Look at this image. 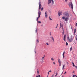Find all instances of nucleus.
Listing matches in <instances>:
<instances>
[{
    "instance_id": "obj_6",
    "label": "nucleus",
    "mask_w": 77,
    "mask_h": 77,
    "mask_svg": "<svg viewBox=\"0 0 77 77\" xmlns=\"http://www.w3.org/2000/svg\"><path fill=\"white\" fill-rule=\"evenodd\" d=\"M63 15L67 16V17H69V14L66 12H65L63 13Z\"/></svg>"
},
{
    "instance_id": "obj_36",
    "label": "nucleus",
    "mask_w": 77,
    "mask_h": 77,
    "mask_svg": "<svg viewBox=\"0 0 77 77\" xmlns=\"http://www.w3.org/2000/svg\"><path fill=\"white\" fill-rule=\"evenodd\" d=\"M62 27V29L63 30V26Z\"/></svg>"
},
{
    "instance_id": "obj_23",
    "label": "nucleus",
    "mask_w": 77,
    "mask_h": 77,
    "mask_svg": "<svg viewBox=\"0 0 77 77\" xmlns=\"http://www.w3.org/2000/svg\"><path fill=\"white\" fill-rule=\"evenodd\" d=\"M64 67H65V64L63 66V69L64 68Z\"/></svg>"
},
{
    "instance_id": "obj_13",
    "label": "nucleus",
    "mask_w": 77,
    "mask_h": 77,
    "mask_svg": "<svg viewBox=\"0 0 77 77\" xmlns=\"http://www.w3.org/2000/svg\"><path fill=\"white\" fill-rule=\"evenodd\" d=\"M75 33H76V29L75 28L74 32V35H75Z\"/></svg>"
},
{
    "instance_id": "obj_8",
    "label": "nucleus",
    "mask_w": 77,
    "mask_h": 77,
    "mask_svg": "<svg viewBox=\"0 0 77 77\" xmlns=\"http://www.w3.org/2000/svg\"><path fill=\"white\" fill-rule=\"evenodd\" d=\"M63 40L65 41H66V35H65L64 38H63Z\"/></svg>"
},
{
    "instance_id": "obj_3",
    "label": "nucleus",
    "mask_w": 77,
    "mask_h": 77,
    "mask_svg": "<svg viewBox=\"0 0 77 77\" xmlns=\"http://www.w3.org/2000/svg\"><path fill=\"white\" fill-rule=\"evenodd\" d=\"M51 1L52 2V3L53 4H54V1L53 0H48V4L49 5L50 3H51Z\"/></svg>"
},
{
    "instance_id": "obj_18",
    "label": "nucleus",
    "mask_w": 77,
    "mask_h": 77,
    "mask_svg": "<svg viewBox=\"0 0 77 77\" xmlns=\"http://www.w3.org/2000/svg\"><path fill=\"white\" fill-rule=\"evenodd\" d=\"M37 72L38 73V75H39V69H37Z\"/></svg>"
},
{
    "instance_id": "obj_49",
    "label": "nucleus",
    "mask_w": 77,
    "mask_h": 77,
    "mask_svg": "<svg viewBox=\"0 0 77 77\" xmlns=\"http://www.w3.org/2000/svg\"><path fill=\"white\" fill-rule=\"evenodd\" d=\"M76 41H77V37L76 38Z\"/></svg>"
},
{
    "instance_id": "obj_42",
    "label": "nucleus",
    "mask_w": 77,
    "mask_h": 77,
    "mask_svg": "<svg viewBox=\"0 0 77 77\" xmlns=\"http://www.w3.org/2000/svg\"><path fill=\"white\" fill-rule=\"evenodd\" d=\"M71 29H72V27H71Z\"/></svg>"
},
{
    "instance_id": "obj_37",
    "label": "nucleus",
    "mask_w": 77,
    "mask_h": 77,
    "mask_svg": "<svg viewBox=\"0 0 77 77\" xmlns=\"http://www.w3.org/2000/svg\"><path fill=\"white\" fill-rule=\"evenodd\" d=\"M76 26H77V23H76Z\"/></svg>"
},
{
    "instance_id": "obj_48",
    "label": "nucleus",
    "mask_w": 77,
    "mask_h": 77,
    "mask_svg": "<svg viewBox=\"0 0 77 77\" xmlns=\"http://www.w3.org/2000/svg\"><path fill=\"white\" fill-rule=\"evenodd\" d=\"M41 26H43V25H41Z\"/></svg>"
},
{
    "instance_id": "obj_20",
    "label": "nucleus",
    "mask_w": 77,
    "mask_h": 77,
    "mask_svg": "<svg viewBox=\"0 0 77 77\" xmlns=\"http://www.w3.org/2000/svg\"><path fill=\"white\" fill-rule=\"evenodd\" d=\"M66 46L68 45V42H66Z\"/></svg>"
},
{
    "instance_id": "obj_35",
    "label": "nucleus",
    "mask_w": 77,
    "mask_h": 77,
    "mask_svg": "<svg viewBox=\"0 0 77 77\" xmlns=\"http://www.w3.org/2000/svg\"><path fill=\"white\" fill-rule=\"evenodd\" d=\"M65 1L66 2H67L68 1V0H65Z\"/></svg>"
},
{
    "instance_id": "obj_43",
    "label": "nucleus",
    "mask_w": 77,
    "mask_h": 77,
    "mask_svg": "<svg viewBox=\"0 0 77 77\" xmlns=\"http://www.w3.org/2000/svg\"><path fill=\"white\" fill-rule=\"evenodd\" d=\"M49 72H51V70H50L49 71Z\"/></svg>"
},
{
    "instance_id": "obj_21",
    "label": "nucleus",
    "mask_w": 77,
    "mask_h": 77,
    "mask_svg": "<svg viewBox=\"0 0 77 77\" xmlns=\"http://www.w3.org/2000/svg\"><path fill=\"white\" fill-rule=\"evenodd\" d=\"M72 63L73 64V66L74 67L75 66V65H74V63L73 62H72Z\"/></svg>"
},
{
    "instance_id": "obj_45",
    "label": "nucleus",
    "mask_w": 77,
    "mask_h": 77,
    "mask_svg": "<svg viewBox=\"0 0 77 77\" xmlns=\"http://www.w3.org/2000/svg\"><path fill=\"white\" fill-rule=\"evenodd\" d=\"M56 28H57V26L56 27Z\"/></svg>"
},
{
    "instance_id": "obj_9",
    "label": "nucleus",
    "mask_w": 77,
    "mask_h": 77,
    "mask_svg": "<svg viewBox=\"0 0 77 77\" xmlns=\"http://www.w3.org/2000/svg\"><path fill=\"white\" fill-rule=\"evenodd\" d=\"M60 27L59 29H60V28H61V27H62V26H63V25H62V24H61V23H60Z\"/></svg>"
},
{
    "instance_id": "obj_15",
    "label": "nucleus",
    "mask_w": 77,
    "mask_h": 77,
    "mask_svg": "<svg viewBox=\"0 0 77 77\" xmlns=\"http://www.w3.org/2000/svg\"><path fill=\"white\" fill-rule=\"evenodd\" d=\"M49 19L51 21H52V19L51 18H50V16L49 17Z\"/></svg>"
},
{
    "instance_id": "obj_14",
    "label": "nucleus",
    "mask_w": 77,
    "mask_h": 77,
    "mask_svg": "<svg viewBox=\"0 0 77 77\" xmlns=\"http://www.w3.org/2000/svg\"><path fill=\"white\" fill-rule=\"evenodd\" d=\"M51 38H52V39L53 42H54V38H53V36L51 37Z\"/></svg>"
},
{
    "instance_id": "obj_24",
    "label": "nucleus",
    "mask_w": 77,
    "mask_h": 77,
    "mask_svg": "<svg viewBox=\"0 0 77 77\" xmlns=\"http://www.w3.org/2000/svg\"><path fill=\"white\" fill-rule=\"evenodd\" d=\"M37 42L38 43H39V39H37Z\"/></svg>"
},
{
    "instance_id": "obj_19",
    "label": "nucleus",
    "mask_w": 77,
    "mask_h": 77,
    "mask_svg": "<svg viewBox=\"0 0 77 77\" xmlns=\"http://www.w3.org/2000/svg\"><path fill=\"white\" fill-rule=\"evenodd\" d=\"M62 19L63 20H64V19H65V17H62Z\"/></svg>"
},
{
    "instance_id": "obj_12",
    "label": "nucleus",
    "mask_w": 77,
    "mask_h": 77,
    "mask_svg": "<svg viewBox=\"0 0 77 77\" xmlns=\"http://www.w3.org/2000/svg\"><path fill=\"white\" fill-rule=\"evenodd\" d=\"M45 17L46 18H47V12L46 11L45 12Z\"/></svg>"
},
{
    "instance_id": "obj_7",
    "label": "nucleus",
    "mask_w": 77,
    "mask_h": 77,
    "mask_svg": "<svg viewBox=\"0 0 77 77\" xmlns=\"http://www.w3.org/2000/svg\"><path fill=\"white\" fill-rule=\"evenodd\" d=\"M68 20H69V18L67 17L65 18L64 21H68Z\"/></svg>"
},
{
    "instance_id": "obj_2",
    "label": "nucleus",
    "mask_w": 77,
    "mask_h": 77,
    "mask_svg": "<svg viewBox=\"0 0 77 77\" xmlns=\"http://www.w3.org/2000/svg\"><path fill=\"white\" fill-rule=\"evenodd\" d=\"M73 39H74V36L72 35L71 36L70 38H69V37L68 36L67 37V40L69 42H72L73 41Z\"/></svg>"
},
{
    "instance_id": "obj_28",
    "label": "nucleus",
    "mask_w": 77,
    "mask_h": 77,
    "mask_svg": "<svg viewBox=\"0 0 77 77\" xmlns=\"http://www.w3.org/2000/svg\"><path fill=\"white\" fill-rule=\"evenodd\" d=\"M73 77H77V76L76 75H75L74 76H73Z\"/></svg>"
},
{
    "instance_id": "obj_10",
    "label": "nucleus",
    "mask_w": 77,
    "mask_h": 77,
    "mask_svg": "<svg viewBox=\"0 0 77 77\" xmlns=\"http://www.w3.org/2000/svg\"><path fill=\"white\" fill-rule=\"evenodd\" d=\"M62 12H59L58 13L59 16H60V15H62Z\"/></svg>"
},
{
    "instance_id": "obj_40",
    "label": "nucleus",
    "mask_w": 77,
    "mask_h": 77,
    "mask_svg": "<svg viewBox=\"0 0 77 77\" xmlns=\"http://www.w3.org/2000/svg\"><path fill=\"white\" fill-rule=\"evenodd\" d=\"M66 72H65V73H64V74H65Z\"/></svg>"
},
{
    "instance_id": "obj_44",
    "label": "nucleus",
    "mask_w": 77,
    "mask_h": 77,
    "mask_svg": "<svg viewBox=\"0 0 77 77\" xmlns=\"http://www.w3.org/2000/svg\"><path fill=\"white\" fill-rule=\"evenodd\" d=\"M62 34L63 36V35H64V34Z\"/></svg>"
},
{
    "instance_id": "obj_39",
    "label": "nucleus",
    "mask_w": 77,
    "mask_h": 77,
    "mask_svg": "<svg viewBox=\"0 0 77 77\" xmlns=\"http://www.w3.org/2000/svg\"><path fill=\"white\" fill-rule=\"evenodd\" d=\"M67 65H68V64H69V63L68 62H67Z\"/></svg>"
},
{
    "instance_id": "obj_5",
    "label": "nucleus",
    "mask_w": 77,
    "mask_h": 77,
    "mask_svg": "<svg viewBox=\"0 0 77 77\" xmlns=\"http://www.w3.org/2000/svg\"><path fill=\"white\" fill-rule=\"evenodd\" d=\"M70 5L71 6V9H73V4L72 2H70Z\"/></svg>"
},
{
    "instance_id": "obj_32",
    "label": "nucleus",
    "mask_w": 77,
    "mask_h": 77,
    "mask_svg": "<svg viewBox=\"0 0 77 77\" xmlns=\"http://www.w3.org/2000/svg\"><path fill=\"white\" fill-rule=\"evenodd\" d=\"M38 23H41V22L39 21Z\"/></svg>"
},
{
    "instance_id": "obj_33",
    "label": "nucleus",
    "mask_w": 77,
    "mask_h": 77,
    "mask_svg": "<svg viewBox=\"0 0 77 77\" xmlns=\"http://www.w3.org/2000/svg\"><path fill=\"white\" fill-rule=\"evenodd\" d=\"M54 76V75H52L51 77H53Z\"/></svg>"
},
{
    "instance_id": "obj_47",
    "label": "nucleus",
    "mask_w": 77,
    "mask_h": 77,
    "mask_svg": "<svg viewBox=\"0 0 77 77\" xmlns=\"http://www.w3.org/2000/svg\"><path fill=\"white\" fill-rule=\"evenodd\" d=\"M58 26V24H57V26Z\"/></svg>"
},
{
    "instance_id": "obj_31",
    "label": "nucleus",
    "mask_w": 77,
    "mask_h": 77,
    "mask_svg": "<svg viewBox=\"0 0 77 77\" xmlns=\"http://www.w3.org/2000/svg\"><path fill=\"white\" fill-rule=\"evenodd\" d=\"M44 57H45V56H44L43 57H42L43 59H44Z\"/></svg>"
},
{
    "instance_id": "obj_27",
    "label": "nucleus",
    "mask_w": 77,
    "mask_h": 77,
    "mask_svg": "<svg viewBox=\"0 0 77 77\" xmlns=\"http://www.w3.org/2000/svg\"><path fill=\"white\" fill-rule=\"evenodd\" d=\"M53 63L54 64V65H55V62H53Z\"/></svg>"
},
{
    "instance_id": "obj_16",
    "label": "nucleus",
    "mask_w": 77,
    "mask_h": 77,
    "mask_svg": "<svg viewBox=\"0 0 77 77\" xmlns=\"http://www.w3.org/2000/svg\"><path fill=\"white\" fill-rule=\"evenodd\" d=\"M64 33H65V30H63V31L62 33V34H64Z\"/></svg>"
},
{
    "instance_id": "obj_11",
    "label": "nucleus",
    "mask_w": 77,
    "mask_h": 77,
    "mask_svg": "<svg viewBox=\"0 0 77 77\" xmlns=\"http://www.w3.org/2000/svg\"><path fill=\"white\" fill-rule=\"evenodd\" d=\"M65 52H64L63 54V59H64L65 58Z\"/></svg>"
},
{
    "instance_id": "obj_46",
    "label": "nucleus",
    "mask_w": 77,
    "mask_h": 77,
    "mask_svg": "<svg viewBox=\"0 0 77 77\" xmlns=\"http://www.w3.org/2000/svg\"><path fill=\"white\" fill-rule=\"evenodd\" d=\"M36 77H39V76H37Z\"/></svg>"
},
{
    "instance_id": "obj_22",
    "label": "nucleus",
    "mask_w": 77,
    "mask_h": 77,
    "mask_svg": "<svg viewBox=\"0 0 77 77\" xmlns=\"http://www.w3.org/2000/svg\"><path fill=\"white\" fill-rule=\"evenodd\" d=\"M57 72H56V75H55V76L56 77H57Z\"/></svg>"
},
{
    "instance_id": "obj_25",
    "label": "nucleus",
    "mask_w": 77,
    "mask_h": 77,
    "mask_svg": "<svg viewBox=\"0 0 77 77\" xmlns=\"http://www.w3.org/2000/svg\"><path fill=\"white\" fill-rule=\"evenodd\" d=\"M43 8V7H42V8H41V11H43V8Z\"/></svg>"
},
{
    "instance_id": "obj_1",
    "label": "nucleus",
    "mask_w": 77,
    "mask_h": 77,
    "mask_svg": "<svg viewBox=\"0 0 77 77\" xmlns=\"http://www.w3.org/2000/svg\"><path fill=\"white\" fill-rule=\"evenodd\" d=\"M39 12H38V17L37 18V21H38V18H40V16L41 15V11H39V10H40V9H41V2H40L39 3Z\"/></svg>"
},
{
    "instance_id": "obj_51",
    "label": "nucleus",
    "mask_w": 77,
    "mask_h": 77,
    "mask_svg": "<svg viewBox=\"0 0 77 77\" xmlns=\"http://www.w3.org/2000/svg\"><path fill=\"white\" fill-rule=\"evenodd\" d=\"M48 75L47 76V77H48Z\"/></svg>"
},
{
    "instance_id": "obj_29",
    "label": "nucleus",
    "mask_w": 77,
    "mask_h": 77,
    "mask_svg": "<svg viewBox=\"0 0 77 77\" xmlns=\"http://www.w3.org/2000/svg\"><path fill=\"white\" fill-rule=\"evenodd\" d=\"M50 35L51 36V32H50Z\"/></svg>"
},
{
    "instance_id": "obj_26",
    "label": "nucleus",
    "mask_w": 77,
    "mask_h": 77,
    "mask_svg": "<svg viewBox=\"0 0 77 77\" xmlns=\"http://www.w3.org/2000/svg\"><path fill=\"white\" fill-rule=\"evenodd\" d=\"M71 50H72V47H71L70 49V50L71 51Z\"/></svg>"
},
{
    "instance_id": "obj_52",
    "label": "nucleus",
    "mask_w": 77,
    "mask_h": 77,
    "mask_svg": "<svg viewBox=\"0 0 77 77\" xmlns=\"http://www.w3.org/2000/svg\"><path fill=\"white\" fill-rule=\"evenodd\" d=\"M63 72L62 73H63Z\"/></svg>"
},
{
    "instance_id": "obj_4",
    "label": "nucleus",
    "mask_w": 77,
    "mask_h": 77,
    "mask_svg": "<svg viewBox=\"0 0 77 77\" xmlns=\"http://www.w3.org/2000/svg\"><path fill=\"white\" fill-rule=\"evenodd\" d=\"M58 63H59V66H60L62 65V63H61V61H60V60L59 59H58Z\"/></svg>"
},
{
    "instance_id": "obj_17",
    "label": "nucleus",
    "mask_w": 77,
    "mask_h": 77,
    "mask_svg": "<svg viewBox=\"0 0 77 77\" xmlns=\"http://www.w3.org/2000/svg\"><path fill=\"white\" fill-rule=\"evenodd\" d=\"M51 60H52V61H54V59H53V58H51Z\"/></svg>"
},
{
    "instance_id": "obj_50",
    "label": "nucleus",
    "mask_w": 77,
    "mask_h": 77,
    "mask_svg": "<svg viewBox=\"0 0 77 77\" xmlns=\"http://www.w3.org/2000/svg\"><path fill=\"white\" fill-rule=\"evenodd\" d=\"M62 77H63V75L62 76Z\"/></svg>"
},
{
    "instance_id": "obj_30",
    "label": "nucleus",
    "mask_w": 77,
    "mask_h": 77,
    "mask_svg": "<svg viewBox=\"0 0 77 77\" xmlns=\"http://www.w3.org/2000/svg\"><path fill=\"white\" fill-rule=\"evenodd\" d=\"M46 44H47V45H49V44L48 43H47Z\"/></svg>"
},
{
    "instance_id": "obj_38",
    "label": "nucleus",
    "mask_w": 77,
    "mask_h": 77,
    "mask_svg": "<svg viewBox=\"0 0 77 77\" xmlns=\"http://www.w3.org/2000/svg\"><path fill=\"white\" fill-rule=\"evenodd\" d=\"M37 30L36 29V32L37 33Z\"/></svg>"
},
{
    "instance_id": "obj_34",
    "label": "nucleus",
    "mask_w": 77,
    "mask_h": 77,
    "mask_svg": "<svg viewBox=\"0 0 77 77\" xmlns=\"http://www.w3.org/2000/svg\"><path fill=\"white\" fill-rule=\"evenodd\" d=\"M49 72H48V74H49Z\"/></svg>"
},
{
    "instance_id": "obj_41",
    "label": "nucleus",
    "mask_w": 77,
    "mask_h": 77,
    "mask_svg": "<svg viewBox=\"0 0 77 77\" xmlns=\"http://www.w3.org/2000/svg\"><path fill=\"white\" fill-rule=\"evenodd\" d=\"M38 76L39 77H41V75H39Z\"/></svg>"
}]
</instances>
